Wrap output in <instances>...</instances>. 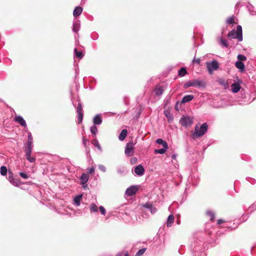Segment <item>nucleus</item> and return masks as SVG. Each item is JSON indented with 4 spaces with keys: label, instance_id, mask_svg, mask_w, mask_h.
I'll return each mask as SVG.
<instances>
[{
    "label": "nucleus",
    "instance_id": "45",
    "mask_svg": "<svg viewBox=\"0 0 256 256\" xmlns=\"http://www.w3.org/2000/svg\"><path fill=\"white\" fill-rule=\"evenodd\" d=\"M19 174H20V176L22 178H24V179H27L28 178V176L27 174H26L25 172H20Z\"/></svg>",
    "mask_w": 256,
    "mask_h": 256
},
{
    "label": "nucleus",
    "instance_id": "13",
    "mask_svg": "<svg viewBox=\"0 0 256 256\" xmlns=\"http://www.w3.org/2000/svg\"><path fill=\"white\" fill-rule=\"evenodd\" d=\"M194 98V96L192 94L186 95L184 96L182 98L180 103L181 104H186V102H188L192 100Z\"/></svg>",
    "mask_w": 256,
    "mask_h": 256
},
{
    "label": "nucleus",
    "instance_id": "36",
    "mask_svg": "<svg viewBox=\"0 0 256 256\" xmlns=\"http://www.w3.org/2000/svg\"><path fill=\"white\" fill-rule=\"evenodd\" d=\"M90 130L91 133L94 135H96L98 132V128L96 126H92Z\"/></svg>",
    "mask_w": 256,
    "mask_h": 256
},
{
    "label": "nucleus",
    "instance_id": "31",
    "mask_svg": "<svg viewBox=\"0 0 256 256\" xmlns=\"http://www.w3.org/2000/svg\"><path fill=\"white\" fill-rule=\"evenodd\" d=\"M206 214L210 217V220L211 221H214L215 219V216L214 212L212 211H208L206 212Z\"/></svg>",
    "mask_w": 256,
    "mask_h": 256
},
{
    "label": "nucleus",
    "instance_id": "40",
    "mask_svg": "<svg viewBox=\"0 0 256 256\" xmlns=\"http://www.w3.org/2000/svg\"><path fill=\"white\" fill-rule=\"evenodd\" d=\"M234 17L233 16H230V18H228L226 20V22L227 24H234Z\"/></svg>",
    "mask_w": 256,
    "mask_h": 256
},
{
    "label": "nucleus",
    "instance_id": "52",
    "mask_svg": "<svg viewBox=\"0 0 256 256\" xmlns=\"http://www.w3.org/2000/svg\"><path fill=\"white\" fill-rule=\"evenodd\" d=\"M171 157L172 159L175 160L177 157V154L176 153H174L172 154Z\"/></svg>",
    "mask_w": 256,
    "mask_h": 256
},
{
    "label": "nucleus",
    "instance_id": "42",
    "mask_svg": "<svg viewBox=\"0 0 256 256\" xmlns=\"http://www.w3.org/2000/svg\"><path fill=\"white\" fill-rule=\"evenodd\" d=\"M100 211L102 214L104 216L106 214V210L103 206H100L99 207Z\"/></svg>",
    "mask_w": 256,
    "mask_h": 256
},
{
    "label": "nucleus",
    "instance_id": "34",
    "mask_svg": "<svg viewBox=\"0 0 256 256\" xmlns=\"http://www.w3.org/2000/svg\"><path fill=\"white\" fill-rule=\"evenodd\" d=\"M146 248H142L140 249L138 252L136 253L135 256H142L144 252H146Z\"/></svg>",
    "mask_w": 256,
    "mask_h": 256
},
{
    "label": "nucleus",
    "instance_id": "16",
    "mask_svg": "<svg viewBox=\"0 0 256 256\" xmlns=\"http://www.w3.org/2000/svg\"><path fill=\"white\" fill-rule=\"evenodd\" d=\"M89 176L87 174H82L80 176V180L82 184H86L88 180Z\"/></svg>",
    "mask_w": 256,
    "mask_h": 256
},
{
    "label": "nucleus",
    "instance_id": "14",
    "mask_svg": "<svg viewBox=\"0 0 256 256\" xmlns=\"http://www.w3.org/2000/svg\"><path fill=\"white\" fill-rule=\"evenodd\" d=\"M240 84L237 82L234 83L231 86L232 90L234 93L238 92L240 90Z\"/></svg>",
    "mask_w": 256,
    "mask_h": 256
},
{
    "label": "nucleus",
    "instance_id": "12",
    "mask_svg": "<svg viewBox=\"0 0 256 256\" xmlns=\"http://www.w3.org/2000/svg\"><path fill=\"white\" fill-rule=\"evenodd\" d=\"M80 28V22L78 20H74L72 26V31L74 32H78Z\"/></svg>",
    "mask_w": 256,
    "mask_h": 256
},
{
    "label": "nucleus",
    "instance_id": "56",
    "mask_svg": "<svg viewBox=\"0 0 256 256\" xmlns=\"http://www.w3.org/2000/svg\"><path fill=\"white\" fill-rule=\"evenodd\" d=\"M200 256H206V254L204 252H201L200 254Z\"/></svg>",
    "mask_w": 256,
    "mask_h": 256
},
{
    "label": "nucleus",
    "instance_id": "17",
    "mask_svg": "<svg viewBox=\"0 0 256 256\" xmlns=\"http://www.w3.org/2000/svg\"><path fill=\"white\" fill-rule=\"evenodd\" d=\"M235 66L240 70V72H244V64L242 62L237 61L235 64Z\"/></svg>",
    "mask_w": 256,
    "mask_h": 256
},
{
    "label": "nucleus",
    "instance_id": "19",
    "mask_svg": "<svg viewBox=\"0 0 256 256\" xmlns=\"http://www.w3.org/2000/svg\"><path fill=\"white\" fill-rule=\"evenodd\" d=\"M82 198V195H77L74 198V202L76 206H80V200Z\"/></svg>",
    "mask_w": 256,
    "mask_h": 256
},
{
    "label": "nucleus",
    "instance_id": "58",
    "mask_svg": "<svg viewBox=\"0 0 256 256\" xmlns=\"http://www.w3.org/2000/svg\"><path fill=\"white\" fill-rule=\"evenodd\" d=\"M124 256H128V252H126L125 254H124Z\"/></svg>",
    "mask_w": 256,
    "mask_h": 256
},
{
    "label": "nucleus",
    "instance_id": "35",
    "mask_svg": "<svg viewBox=\"0 0 256 256\" xmlns=\"http://www.w3.org/2000/svg\"><path fill=\"white\" fill-rule=\"evenodd\" d=\"M82 107L81 103L78 102L76 108L77 114L82 113Z\"/></svg>",
    "mask_w": 256,
    "mask_h": 256
},
{
    "label": "nucleus",
    "instance_id": "46",
    "mask_svg": "<svg viewBox=\"0 0 256 256\" xmlns=\"http://www.w3.org/2000/svg\"><path fill=\"white\" fill-rule=\"evenodd\" d=\"M95 168L94 166H92L90 168H88V172L89 174H92L94 172Z\"/></svg>",
    "mask_w": 256,
    "mask_h": 256
},
{
    "label": "nucleus",
    "instance_id": "37",
    "mask_svg": "<svg viewBox=\"0 0 256 256\" xmlns=\"http://www.w3.org/2000/svg\"><path fill=\"white\" fill-rule=\"evenodd\" d=\"M32 148L33 147H32V146L30 147L28 146H26L24 150V152H25V154H31L32 152Z\"/></svg>",
    "mask_w": 256,
    "mask_h": 256
},
{
    "label": "nucleus",
    "instance_id": "5",
    "mask_svg": "<svg viewBox=\"0 0 256 256\" xmlns=\"http://www.w3.org/2000/svg\"><path fill=\"white\" fill-rule=\"evenodd\" d=\"M180 122L183 126L188 127L193 123V120L190 116H182L180 119Z\"/></svg>",
    "mask_w": 256,
    "mask_h": 256
},
{
    "label": "nucleus",
    "instance_id": "33",
    "mask_svg": "<svg viewBox=\"0 0 256 256\" xmlns=\"http://www.w3.org/2000/svg\"><path fill=\"white\" fill-rule=\"evenodd\" d=\"M7 172H8V170H7V168H6V167L5 166H2L0 167V174L2 175V176H6L7 174Z\"/></svg>",
    "mask_w": 256,
    "mask_h": 256
},
{
    "label": "nucleus",
    "instance_id": "23",
    "mask_svg": "<svg viewBox=\"0 0 256 256\" xmlns=\"http://www.w3.org/2000/svg\"><path fill=\"white\" fill-rule=\"evenodd\" d=\"M127 130L126 129L122 130L119 135L118 138L120 140L122 141L124 140L127 135Z\"/></svg>",
    "mask_w": 256,
    "mask_h": 256
},
{
    "label": "nucleus",
    "instance_id": "57",
    "mask_svg": "<svg viewBox=\"0 0 256 256\" xmlns=\"http://www.w3.org/2000/svg\"><path fill=\"white\" fill-rule=\"evenodd\" d=\"M251 180H252V181H250V183H252V184H254V180H253V179H251Z\"/></svg>",
    "mask_w": 256,
    "mask_h": 256
},
{
    "label": "nucleus",
    "instance_id": "9",
    "mask_svg": "<svg viewBox=\"0 0 256 256\" xmlns=\"http://www.w3.org/2000/svg\"><path fill=\"white\" fill-rule=\"evenodd\" d=\"M134 172L138 176H142L144 172V169L141 165L137 166L134 168Z\"/></svg>",
    "mask_w": 256,
    "mask_h": 256
},
{
    "label": "nucleus",
    "instance_id": "43",
    "mask_svg": "<svg viewBox=\"0 0 256 256\" xmlns=\"http://www.w3.org/2000/svg\"><path fill=\"white\" fill-rule=\"evenodd\" d=\"M138 159L136 157H133L130 160V163L131 164H134L137 162Z\"/></svg>",
    "mask_w": 256,
    "mask_h": 256
},
{
    "label": "nucleus",
    "instance_id": "27",
    "mask_svg": "<svg viewBox=\"0 0 256 256\" xmlns=\"http://www.w3.org/2000/svg\"><path fill=\"white\" fill-rule=\"evenodd\" d=\"M168 148H164L163 147L162 148H160L158 150H155L154 153L156 154H164L166 152Z\"/></svg>",
    "mask_w": 256,
    "mask_h": 256
},
{
    "label": "nucleus",
    "instance_id": "59",
    "mask_svg": "<svg viewBox=\"0 0 256 256\" xmlns=\"http://www.w3.org/2000/svg\"><path fill=\"white\" fill-rule=\"evenodd\" d=\"M116 256H121V254L118 253V254H116Z\"/></svg>",
    "mask_w": 256,
    "mask_h": 256
},
{
    "label": "nucleus",
    "instance_id": "49",
    "mask_svg": "<svg viewBox=\"0 0 256 256\" xmlns=\"http://www.w3.org/2000/svg\"><path fill=\"white\" fill-rule=\"evenodd\" d=\"M117 171L118 174H122L124 172V168H118Z\"/></svg>",
    "mask_w": 256,
    "mask_h": 256
},
{
    "label": "nucleus",
    "instance_id": "29",
    "mask_svg": "<svg viewBox=\"0 0 256 256\" xmlns=\"http://www.w3.org/2000/svg\"><path fill=\"white\" fill-rule=\"evenodd\" d=\"M10 182L14 186H18L20 181L18 179L14 178V179H12Z\"/></svg>",
    "mask_w": 256,
    "mask_h": 256
},
{
    "label": "nucleus",
    "instance_id": "30",
    "mask_svg": "<svg viewBox=\"0 0 256 256\" xmlns=\"http://www.w3.org/2000/svg\"><path fill=\"white\" fill-rule=\"evenodd\" d=\"M186 70L185 68H182L178 70V74L180 76H184L186 74Z\"/></svg>",
    "mask_w": 256,
    "mask_h": 256
},
{
    "label": "nucleus",
    "instance_id": "24",
    "mask_svg": "<svg viewBox=\"0 0 256 256\" xmlns=\"http://www.w3.org/2000/svg\"><path fill=\"white\" fill-rule=\"evenodd\" d=\"M164 115L167 118L168 122H171L173 120V116L170 112L164 111Z\"/></svg>",
    "mask_w": 256,
    "mask_h": 256
},
{
    "label": "nucleus",
    "instance_id": "41",
    "mask_svg": "<svg viewBox=\"0 0 256 256\" xmlns=\"http://www.w3.org/2000/svg\"><path fill=\"white\" fill-rule=\"evenodd\" d=\"M248 210L250 211V212H252L254 210H256V202H254V204H252L249 208H248Z\"/></svg>",
    "mask_w": 256,
    "mask_h": 256
},
{
    "label": "nucleus",
    "instance_id": "48",
    "mask_svg": "<svg viewBox=\"0 0 256 256\" xmlns=\"http://www.w3.org/2000/svg\"><path fill=\"white\" fill-rule=\"evenodd\" d=\"M14 178L13 176L12 173L9 172L8 180L9 182H10L12 180L14 179Z\"/></svg>",
    "mask_w": 256,
    "mask_h": 256
},
{
    "label": "nucleus",
    "instance_id": "2",
    "mask_svg": "<svg viewBox=\"0 0 256 256\" xmlns=\"http://www.w3.org/2000/svg\"><path fill=\"white\" fill-rule=\"evenodd\" d=\"M205 86L206 84L202 80L198 79H194L186 82L184 84V88H186L190 86L200 88L204 87Z\"/></svg>",
    "mask_w": 256,
    "mask_h": 256
},
{
    "label": "nucleus",
    "instance_id": "39",
    "mask_svg": "<svg viewBox=\"0 0 256 256\" xmlns=\"http://www.w3.org/2000/svg\"><path fill=\"white\" fill-rule=\"evenodd\" d=\"M83 120V113L78 114V122L80 124Z\"/></svg>",
    "mask_w": 256,
    "mask_h": 256
},
{
    "label": "nucleus",
    "instance_id": "47",
    "mask_svg": "<svg viewBox=\"0 0 256 256\" xmlns=\"http://www.w3.org/2000/svg\"><path fill=\"white\" fill-rule=\"evenodd\" d=\"M26 146L33 147V140H28L27 142L26 143Z\"/></svg>",
    "mask_w": 256,
    "mask_h": 256
},
{
    "label": "nucleus",
    "instance_id": "61",
    "mask_svg": "<svg viewBox=\"0 0 256 256\" xmlns=\"http://www.w3.org/2000/svg\"><path fill=\"white\" fill-rule=\"evenodd\" d=\"M194 251H196V250H197V249H196V248L195 250H194Z\"/></svg>",
    "mask_w": 256,
    "mask_h": 256
},
{
    "label": "nucleus",
    "instance_id": "7",
    "mask_svg": "<svg viewBox=\"0 0 256 256\" xmlns=\"http://www.w3.org/2000/svg\"><path fill=\"white\" fill-rule=\"evenodd\" d=\"M138 190V188L136 186H132L128 187L125 192V194L128 196H134Z\"/></svg>",
    "mask_w": 256,
    "mask_h": 256
},
{
    "label": "nucleus",
    "instance_id": "1",
    "mask_svg": "<svg viewBox=\"0 0 256 256\" xmlns=\"http://www.w3.org/2000/svg\"><path fill=\"white\" fill-rule=\"evenodd\" d=\"M228 37L231 38H237L238 42L242 40V27L238 25L236 27V32L234 30H232L228 34Z\"/></svg>",
    "mask_w": 256,
    "mask_h": 256
},
{
    "label": "nucleus",
    "instance_id": "55",
    "mask_svg": "<svg viewBox=\"0 0 256 256\" xmlns=\"http://www.w3.org/2000/svg\"><path fill=\"white\" fill-rule=\"evenodd\" d=\"M194 61L196 62L198 64H200V59H196V60H194V59L193 60V62H194Z\"/></svg>",
    "mask_w": 256,
    "mask_h": 256
},
{
    "label": "nucleus",
    "instance_id": "6",
    "mask_svg": "<svg viewBox=\"0 0 256 256\" xmlns=\"http://www.w3.org/2000/svg\"><path fill=\"white\" fill-rule=\"evenodd\" d=\"M134 144L132 142H129L127 143L124 150L125 154L127 156H132L134 153Z\"/></svg>",
    "mask_w": 256,
    "mask_h": 256
},
{
    "label": "nucleus",
    "instance_id": "51",
    "mask_svg": "<svg viewBox=\"0 0 256 256\" xmlns=\"http://www.w3.org/2000/svg\"><path fill=\"white\" fill-rule=\"evenodd\" d=\"M28 140H33L32 135L30 132L28 133Z\"/></svg>",
    "mask_w": 256,
    "mask_h": 256
},
{
    "label": "nucleus",
    "instance_id": "25",
    "mask_svg": "<svg viewBox=\"0 0 256 256\" xmlns=\"http://www.w3.org/2000/svg\"><path fill=\"white\" fill-rule=\"evenodd\" d=\"M74 53L75 56L78 59H82L84 56L82 52L78 51V50L76 48H75L74 49Z\"/></svg>",
    "mask_w": 256,
    "mask_h": 256
},
{
    "label": "nucleus",
    "instance_id": "50",
    "mask_svg": "<svg viewBox=\"0 0 256 256\" xmlns=\"http://www.w3.org/2000/svg\"><path fill=\"white\" fill-rule=\"evenodd\" d=\"M82 142L84 146L86 147L87 145L88 144V140L86 139L83 138Z\"/></svg>",
    "mask_w": 256,
    "mask_h": 256
},
{
    "label": "nucleus",
    "instance_id": "4",
    "mask_svg": "<svg viewBox=\"0 0 256 256\" xmlns=\"http://www.w3.org/2000/svg\"><path fill=\"white\" fill-rule=\"evenodd\" d=\"M206 65L208 72L210 74H212L214 70H218L219 67L218 64L216 60H213L212 62H206Z\"/></svg>",
    "mask_w": 256,
    "mask_h": 256
},
{
    "label": "nucleus",
    "instance_id": "60",
    "mask_svg": "<svg viewBox=\"0 0 256 256\" xmlns=\"http://www.w3.org/2000/svg\"><path fill=\"white\" fill-rule=\"evenodd\" d=\"M86 0H82V2L84 3L86 2Z\"/></svg>",
    "mask_w": 256,
    "mask_h": 256
},
{
    "label": "nucleus",
    "instance_id": "44",
    "mask_svg": "<svg viewBox=\"0 0 256 256\" xmlns=\"http://www.w3.org/2000/svg\"><path fill=\"white\" fill-rule=\"evenodd\" d=\"M98 168L99 170H101L102 172H106V168L104 165L99 164L98 166Z\"/></svg>",
    "mask_w": 256,
    "mask_h": 256
},
{
    "label": "nucleus",
    "instance_id": "11",
    "mask_svg": "<svg viewBox=\"0 0 256 256\" xmlns=\"http://www.w3.org/2000/svg\"><path fill=\"white\" fill-rule=\"evenodd\" d=\"M102 118L100 114H96L93 118V123L95 125H100L102 123Z\"/></svg>",
    "mask_w": 256,
    "mask_h": 256
},
{
    "label": "nucleus",
    "instance_id": "38",
    "mask_svg": "<svg viewBox=\"0 0 256 256\" xmlns=\"http://www.w3.org/2000/svg\"><path fill=\"white\" fill-rule=\"evenodd\" d=\"M238 59V62H242L245 61L246 60V58L245 56L242 54H238L237 56Z\"/></svg>",
    "mask_w": 256,
    "mask_h": 256
},
{
    "label": "nucleus",
    "instance_id": "3",
    "mask_svg": "<svg viewBox=\"0 0 256 256\" xmlns=\"http://www.w3.org/2000/svg\"><path fill=\"white\" fill-rule=\"evenodd\" d=\"M208 130V124L206 123H204L198 128V126L195 128V135L196 138L202 136Z\"/></svg>",
    "mask_w": 256,
    "mask_h": 256
},
{
    "label": "nucleus",
    "instance_id": "54",
    "mask_svg": "<svg viewBox=\"0 0 256 256\" xmlns=\"http://www.w3.org/2000/svg\"><path fill=\"white\" fill-rule=\"evenodd\" d=\"M224 222V220L222 219H220L218 220V224H221Z\"/></svg>",
    "mask_w": 256,
    "mask_h": 256
},
{
    "label": "nucleus",
    "instance_id": "20",
    "mask_svg": "<svg viewBox=\"0 0 256 256\" xmlns=\"http://www.w3.org/2000/svg\"><path fill=\"white\" fill-rule=\"evenodd\" d=\"M174 216L172 214H170L168 216L167 220L166 226L167 227H170L174 222Z\"/></svg>",
    "mask_w": 256,
    "mask_h": 256
},
{
    "label": "nucleus",
    "instance_id": "18",
    "mask_svg": "<svg viewBox=\"0 0 256 256\" xmlns=\"http://www.w3.org/2000/svg\"><path fill=\"white\" fill-rule=\"evenodd\" d=\"M155 94L158 96H160L164 92V90L162 86H157L154 90Z\"/></svg>",
    "mask_w": 256,
    "mask_h": 256
},
{
    "label": "nucleus",
    "instance_id": "8",
    "mask_svg": "<svg viewBox=\"0 0 256 256\" xmlns=\"http://www.w3.org/2000/svg\"><path fill=\"white\" fill-rule=\"evenodd\" d=\"M14 120L16 122L18 123L22 126L24 128L26 127V122L22 116L16 115L14 118Z\"/></svg>",
    "mask_w": 256,
    "mask_h": 256
},
{
    "label": "nucleus",
    "instance_id": "15",
    "mask_svg": "<svg viewBox=\"0 0 256 256\" xmlns=\"http://www.w3.org/2000/svg\"><path fill=\"white\" fill-rule=\"evenodd\" d=\"M82 12V8L81 6H78L75 8L74 12L73 15L74 17L78 16Z\"/></svg>",
    "mask_w": 256,
    "mask_h": 256
},
{
    "label": "nucleus",
    "instance_id": "28",
    "mask_svg": "<svg viewBox=\"0 0 256 256\" xmlns=\"http://www.w3.org/2000/svg\"><path fill=\"white\" fill-rule=\"evenodd\" d=\"M26 160L30 162H34L36 161V158L34 157L31 156V154H26Z\"/></svg>",
    "mask_w": 256,
    "mask_h": 256
},
{
    "label": "nucleus",
    "instance_id": "53",
    "mask_svg": "<svg viewBox=\"0 0 256 256\" xmlns=\"http://www.w3.org/2000/svg\"><path fill=\"white\" fill-rule=\"evenodd\" d=\"M179 104V102H177L176 104V105H175V109L176 110H178L179 109H178V104Z\"/></svg>",
    "mask_w": 256,
    "mask_h": 256
},
{
    "label": "nucleus",
    "instance_id": "10",
    "mask_svg": "<svg viewBox=\"0 0 256 256\" xmlns=\"http://www.w3.org/2000/svg\"><path fill=\"white\" fill-rule=\"evenodd\" d=\"M144 206L148 209H149L152 214H154L156 211V208L150 202H146L144 205Z\"/></svg>",
    "mask_w": 256,
    "mask_h": 256
},
{
    "label": "nucleus",
    "instance_id": "26",
    "mask_svg": "<svg viewBox=\"0 0 256 256\" xmlns=\"http://www.w3.org/2000/svg\"><path fill=\"white\" fill-rule=\"evenodd\" d=\"M92 144L94 146H96L98 150H100V151L102 150V148H101V146H100L98 140L96 139H94V140H92Z\"/></svg>",
    "mask_w": 256,
    "mask_h": 256
},
{
    "label": "nucleus",
    "instance_id": "21",
    "mask_svg": "<svg viewBox=\"0 0 256 256\" xmlns=\"http://www.w3.org/2000/svg\"><path fill=\"white\" fill-rule=\"evenodd\" d=\"M156 142V144L162 145L164 148H168L167 142L162 138H158Z\"/></svg>",
    "mask_w": 256,
    "mask_h": 256
},
{
    "label": "nucleus",
    "instance_id": "32",
    "mask_svg": "<svg viewBox=\"0 0 256 256\" xmlns=\"http://www.w3.org/2000/svg\"><path fill=\"white\" fill-rule=\"evenodd\" d=\"M220 44L224 47L228 48V43L226 40L221 38L220 41Z\"/></svg>",
    "mask_w": 256,
    "mask_h": 256
},
{
    "label": "nucleus",
    "instance_id": "22",
    "mask_svg": "<svg viewBox=\"0 0 256 256\" xmlns=\"http://www.w3.org/2000/svg\"><path fill=\"white\" fill-rule=\"evenodd\" d=\"M89 208L90 213L97 212H98V207L97 205L94 203H92L90 205Z\"/></svg>",
    "mask_w": 256,
    "mask_h": 256
}]
</instances>
